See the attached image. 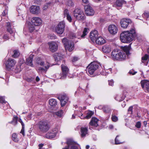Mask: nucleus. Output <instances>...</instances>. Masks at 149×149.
Segmentation results:
<instances>
[{"label":"nucleus","mask_w":149,"mask_h":149,"mask_svg":"<svg viewBox=\"0 0 149 149\" xmlns=\"http://www.w3.org/2000/svg\"><path fill=\"white\" fill-rule=\"evenodd\" d=\"M131 44L128 46H125L123 48V51L118 50L117 49L113 50L111 53V56L113 60H123L126 58V55L128 56L130 54V51L131 49Z\"/></svg>","instance_id":"f257e3e1"},{"label":"nucleus","mask_w":149,"mask_h":149,"mask_svg":"<svg viewBox=\"0 0 149 149\" xmlns=\"http://www.w3.org/2000/svg\"><path fill=\"white\" fill-rule=\"evenodd\" d=\"M137 36L135 29L132 28L129 31H124L120 36L121 41L123 43H130L134 40Z\"/></svg>","instance_id":"f03ea898"},{"label":"nucleus","mask_w":149,"mask_h":149,"mask_svg":"<svg viewBox=\"0 0 149 149\" xmlns=\"http://www.w3.org/2000/svg\"><path fill=\"white\" fill-rule=\"evenodd\" d=\"M74 16L76 19L80 22H83L86 18L83 12L80 9L77 8L74 11Z\"/></svg>","instance_id":"7ed1b4c3"},{"label":"nucleus","mask_w":149,"mask_h":149,"mask_svg":"<svg viewBox=\"0 0 149 149\" xmlns=\"http://www.w3.org/2000/svg\"><path fill=\"white\" fill-rule=\"evenodd\" d=\"M38 126L40 130L43 133L46 132L49 128V125L46 121H40L38 124Z\"/></svg>","instance_id":"20e7f679"},{"label":"nucleus","mask_w":149,"mask_h":149,"mask_svg":"<svg viewBox=\"0 0 149 149\" xmlns=\"http://www.w3.org/2000/svg\"><path fill=\"white\" fill-rule=\"evenodd\" d=\"M66 143L68 146L63 149H78L79 144L72 139L67 140Z\"/></svg>","instance_id":"39448f33"},{"label":"nucleus","mask_w":149,"mask_h":149,"mask_svg":"<svg viewBox=\"0 0 149 149\" xmlns=\"http://www.w3.org/2000/svg\"><path fill=\"white\" fill-rule=\"evenodd\" d=\"M100 65L97 63L93 62L91 63L88 66V71L91 75L93 74L94 72L99 68Z\"/></svg>","instance_id":"423d86ee"},{"label":"nucleus","mask_w":149,"mask_h":149,"mask_svg":"<svg viewBox=\"0 0 149 149\" xmlns=\"http://www.w3.org/2000/svg\"><path fill=\"white\" fill-rule=\"evenodd\" d=\"M121 27L123 29H126L133 24L131 20L129 19L123 18L122 19L120 22Z\"/></svg>","instance_id":"0eeeda50"},{"label":"nucleus","mask_w":149,"mask_h":149,"mask_svg":"<svg viewBox=\"0 0 149 149\" xmlns=\"http://www.w3.org/2000/svg\"><path fill=\"white\" fill-rule=\"evenodd\" d=\"M65 27L64 22L63 21L60 22L56 26L55 31L57 34H62L64 32Z\"/></svg>","instance_id":"6e6552de"},{"label":"nucleus","mask_w":149,"mask_h":149,"mask_svg":"<svg viewBox=\"0 0 149 149\" xmlns=\"http://www.w3.org/2000/svg\"><path fill=\"white\" fill-rule=\"evenodd\" d=\"M62 73H60V79H65L67 75L68 74L69 69L65 66L62 65H61Z\"/></svg>","instance_id":"1a4fd4ad"},{"label":"nucleus","mask_w":149,"mask_h":149,"mask_svg":"<svg viewBox=\"0 0 149 149\" xmlns=\"http://www.w3.org/2000/svg\"><path fill=\"white\" fill-rule=\"evenodd\" d=\"M84 9L85 13L87 16H92L94 14V10L92 7L88 4L84 6Z\"/></svg>","instance_id":"9d476101"},{"label":"nucleus","mask_w":149,"mask_h":149,"mask_svg":"<svg viewBox=\"0 0 149 149\" xmlns=\"http://www.w3.org/2000/svg\"><path fill=\"white\" fill-rule=\"evenodd\" d=\"M141 84L142 88L145 92H149V80H141Z\"/></svg>","instance_id":"9b49d317"},{"label":"nucleus","mask_w":149,"mask_h":149,"mask_svg":"<svg viewBox=\"0 0 149 149\" xmlns=\"http://www.w3.org/2000/svg\"><path fill=\"white\" fill-rule=\"evenodd\" d=\"M108 29L110 33L112 35L116 34L118 31V29L117 26L114 24L109 25Z\"/></svg>","instance_id":"f8f14e48"},{"label":"nucleus","mask_w":149,"mask_h":149,"mask_svg":"<svg viewBox=\"0 0 149 149\" xmlns=\"http://www.w3.org/2000/svg\"><path fill=\"white\" fill-rule=\"evenodd\" d=\"M57 132L56 128H55L47 133L45 135V137L47 138L51 139L54 138Z\"/></svg>","instance_id":"ddd939ff"},{"label":"nucleus","mask_w":149,"mask_h":149,"mask_svg":"<svg viewBox=\"0 0 149 149\" xmlns=\"http://www.w3.org/2000/svg\"><path fill=\"white\" fill-rule=\"evenodd\" d=\"M16 63V61L14 59L12 58L8 59L6 62V68L8 70H10L15 65Z\"/></svg>","instance_id":"4468645a"},{"label":"nucleus","mask_w":149,"mask_h":149,"mask_svg":"<svg viewBox=\"0 0 149 149\" xmlns=\"http://www.w3.org/2000/svg\"><path fill=\"white\" fill-rule=\"evenodd\" d=\"M58 98L60 101L62 107H63L65 105L68 99L67 96L65 95H63L61 96H59Z\"/></svg>","instance_id":"2eb2a0df"},{"label":"nucleus","mask_w":149,"mask_h":149,"mask_svg":"<svg viewBox=\"0 0 149 149\" xmlns=\"http://www.w3.org/2000/svg\"><path fill=\"white\" fill-rule=\"evenodd\" d=\"M31 13L34 14H38L40 12L39 7L36 6H32L30 8Z\"/></svg>","instance_id":"dca6fc26"},{"label":"nucleus","mask_w":149,"mask_h":149,"mask_svg":"<svg viewBox=\"0 0 149 149\" xmlns=\"http://www.w3.org/2000/svg\"><path fill=\"white\" fill-rule=\"evenodd\" d=\"M32 24L35 26H38L41 24L42 21L41 19L37 17H34L31 19Z\"/></svg>","instance_id":"f3484780"},{"label":"nucleus","mask_w":149,"mask_h":149,"mask_svg":"<svg viewBox=\"0 0 149 149\" xmlns=\"http://www.w3.org/2000/svg\"><path fill=\"white\" fill-rule=\"evenodd\" d=\"M93 111H89L86 112V116H83V114L81 113L80 118L81 119H89L91 118L92 116L94 114Z\"/></svg>","instance_id":"a211bd4d"},{"label":"nucleus","mask_w":149,"mask_h":149,"mask_svg":"<svg viewBox=\"0 0 149 149\" xmlns=\"http://www.w3.org/2000/svg\"><path fill=\"white\" fill-rule=\"evenodd\" d=\"M90 37L93 42H94L96 39L98 37V35L97 31L94 30L90 33Z\"/></svg>","instance_id":"6ab92c4d"},{"label":"nucleus","mask_w":149,"mask_h":149,"mask_svg":"<svg viewBox=\"0 0 149 149\" xmlns=\"http://www.w3.org/2000/svg\"><path fill=\"white\" fill-rule=\"evenodd\" d=\"M49 48L50 50L53 52H55L58 48L57 44L55 42H51L49 43Z\"/></svg>","instance_id":"aec40b11"},{"label":"nucleus","mask_w":149,"mask_h":149,"mask_svg":"<svg viewBox=\"0 0 149 149\" xmlns=\"http://www.w3.org/2000/svg\"><path fill=\"white\" fill-rule=\"evenodd\" d=\"M6 30L7 31L9 32L10 34L13 36V37H11L10 38L11 40H14V38L13 36L14 35V33L10 27V22H7V23Z\"/></svg>","instance_id":"412c9836"},{"label":"nucleus","mask_w":149,"mask_h":149,"mask_svg":"<svg viewBox=\"0 0 149 149\" xmlns=\"http://www.w3.org/2000/svg\"><path fill=\"white\" fill-rule=\"evenodd\" d=\"M94 42H95L97 44L100 45H102L105 42V40L101 36L98 37Z\"/></svg>","instance_id":"4be33fe9"},{"label":"nucleus","mask_w":149,"mask_h":149,"mask_svg":"<svg viewBox=\"0 0 149 149\" xmlns=\"http://www.w3.org/2000/svg\"><path fill=\"white\" fill-rule=\"evenodd\" d=\"M55 61H58L62 59L63 55L59 53H55L53 56Z\"/></svg>","instance_id":"5701e85b"},{"label":"nucleus","mask_w":149,"mask_h":149,"mask_svg":"<svg viewBox=\"0 0 149 149\" xmlns=\"http://www.w3.org/2000/svg\"><path fill=\"white\" fill-rule=\"evenodd\" d=\"M98 121V120L97 118H92L91 119V120L90 122V124L91 125L94 126L95 127H97L98 126L97 122Z\"/></svg>","instance_id":"b1692460"},{"label":"nucleus","mask_w":149,"mask_h":149,"mask_svg":"<svg viewBox=\"0 0 149 149\" xmlns=\"http://www.w3.org/2000/svg\"><path fill=\"white\" fill-rule=\"evenodd\" d=\"M65 47L66 50H68L69 52H71L74 49V44L70 42Z\"/></svg>","instance_id":"393cba45"},{"label":"nucleus","mask_w":149,"mask_h":149,"mask_svg":"<svg viewBox=\"0 0 149 149\" xmlns=\"http://www.w3.org/2000/svg\"><path fill=\"white\" fill-rule=\"evenodd\" d=\"M102 50L104 52L108 53L111 51V48L109 45H105L103 46Z\"/></svg>","instance_id":"a878e982"},{"label":"nucleus","mask_w":149,"mask_h":149,"mask_svg":"<svg viewBox=\"0 0 149 149\" xmlns=\"http://www.w3.org/2000/svg\"><path fill=\"white\" fill-rule=\"evenodd\" d=\"M88 129L86 127H81V135L82 137L85 136L87 134Z\"/></svg>","instance_id":"bb28decb"},{"label":"nucleus","mask_w":149,"mask_h":149,"mask_svg":"<svg viewBox=\"0 0 149 149\" xmlns=\"http://www.w3.org/2000/svg\"><path fill=\"white\" fill-rule=\"evenodd\" d=\"M33 57V56L29 57L26 59V63L27 65L33 67V66L32 63Z\"/></svg>","instance_id":"cd10ccee"},{"label":"nucleus","mask_w":149,"mask_h":149,"mask_svg":"<svg viewBox=\"0 0 149 149\" xmlns=\"http://www.w3.org/2000/svg\"><path fill=\"white\" fill-rule=\"evenodd\" d=\"M49 104L50 106L51 107V108L54 107L57 104V102L56 100L54 99H50L49 101Z\"/></svg>","instance_id":"c85d7f7f"},{"label":"nucleus","mask_w":149,"mask_h":149,"mask_svg":"<svg viewBox=\"0 0 149 149\" xmlns=\"http://www.w3.org/2000/svg\"><path fill=\"white\" fill-rule=\"evenodd\" d=\"M102 109L103 112L105 113H109L110 112L111 110L110 108L107 105H105L103 106Z\"/></svg>","instance_id":"c756f323"},{"label":"nucleus","mask_w":149,"mask_h":149,"mask_svg":"<svg viewBox=\"0 0 149 149\" xmlns=\"http://www.w3.org/2000/svg\"><path fill=\"white\" fill-rule=\"evenodd\" d=\"M148 55L147 54H145L141 58L142 62L144 63L145 65H147L148 62L147 60L148 58Z\"/></svg>","instance_id":"7c9ffc66"},{"label":"nucleus","mask_w":149,"mask_h":149,"mask_svg":"<svg viewBox=\"0 0 149 149\" xmlns=\"http://www.w3.org/2000/svg\"><path fill=\"white\" fill-rule=\"evenodd\" d=\"M115 111H113V114L111 115V118L112 121L114 122H116L118 120V117L115 115Z\"/></svg>","instance_id":"2f4dec72"},{"label":"nucleus","mask_w":149,"mask_h":149,"mask_svg":"<svg viewBox=\"0 0 149 149\" xmlns=\"http://www.w3.org/2000/svg\"><path fill=\"white\" fill-rule=\"evenodd\" d=\"M49 64H48L47 66H45V68L41 67H39L38 70V71L42 72L45 71L46 70H47L49 67Z\"/></svg>","instance_id":"473e14b6"},{"label":"nucleus","mask_w":149,"mask_h":149,"mask_svg":"<svg viewBox=\"0 0 149 149\" xmlns=\"http://www.w3.org/2000/svg\"><path fill=\"white\" fill-rule=\"evenodd\" d=\"M124 2L125 1L123 0H117L116 2V6L121 7Z\"/></svg>","instance_id":"72a5a7b5"},{"label":"nucleus","mask_w":149,"mask_h":149,"mask_svg":"<svg viewBox=\"0 0 149 149\" xmlns=\"http://www.w3.org/2000/svg\"><path fill=\"white\" fill-rule=\"evenodd\" d=\"M36 62L38 65L40 66H44L45 65L44 62L40 60L39 58L37 59L36 60Z\"/></svg>","instance_id":"f704fd0d"},{"label":"nucleus","mask_w":149,"mask_h":149,"mask_svg":"<svg viewBox=\"0 0 149 149\" xmlns=\"http://www.w3.org/2000/svg\"><path fill=\"white\" fill-rule=\"evenodd\" d=\"M13 52L14 54L12 56L13 57L16 58L19 56L20 53L18 50H15L13 51Z\"/></svg>","instance_id":"c9c22d12"},{"label":"nucleus","mask_w":149,"mask_h":149,"mask_svg":"<svg viewBox=\"0 0 149 149\" xmlns=\"http://www.w3.org/2000/svg\"><path fill=\"white\" fill-rule=\"evenodd\" d=\"M62 42L63 43L65 46V47L66 46L69 42L68 40L66 38H63L62 40Z\"/></svg>","instance_id":"e433bc0d"},{"label":"nucleus","mask_w":149,"mask_h":149,"mask_svg":"<svg viewBox=\"0 0 149 149\" xmlns=\"http://www.w3.org/2000/svg\"><path fill=\"white\" fill-rule=\"evenodd\" d=\"M88 29L85 28L84 29V30L83 32V34L81 35V37L82 38H84L88 33L87 30Z\"/></svg>","instance_id":"4c0bfd02"},{"label":"nucleus","mask_w":149,"mask_h":149,"mask_svg":"<svg viewBox=\"0 0 149 149\" xmlns=\"http://www.w3.org/2000/svg\"><path fill=\"white\" fill-rule=\"evenodd\" d=\"M33 25V24H29V30L31 33L33 32L35 29Z\"/></svg>","instance_id":"58836bf2"},{"label":"nucleus","mask_w":149,"mask_h":149,"mask_svg":"<svg viewBox=\"0 0 149 149\" xmlns=\"http://www.w3.org/2000/svg\"><path fill=\"white\" fill-rule=\"evenodd\" d=\"M21 71L20 68V65H17L15 70V72L16 73H18Z\"/></svg>","instance_id":"ea45409f"},{"label":"nucleus","mask_w":149,"mask_h":149,"mask_svg":"<svg viewBox=\"0 0 149 149\" xmlns=\"http://www.w3.org/2000/svg\"><path fill=\"white\" fill-rule=\"evenodd\" d=\"M63 113V111L62 110H61L60 111H58L55 113V114L57 116L61 117L62 116Z\"/></svg>","instance_id":"a19ab883"},{"label":"nucleus","mask_w":149,"mask_h":149,"mask_svg":"<svg viewBox=\"0 0 149 149\" xmlns=\"http://www.w3.org/2000/svg\"><path fill=\"white\" fill-rule=\"evenodd\" d=\"M12 139L15 142L18 141V139L17 138V135L15 133H13L12 135Z\"/></svg>","instance_id":"79ce46f5"},{"label":"nucleus","mask_w":149,"mask_h":149,"mask_svg":"<svg viewBox=\"0 0 149 149\" xmlns=\"http://www.w3.org/2000/svg\"><path fill=\"white\" fill-rule=\"evenodd\" d=\"M17 116H14L13 118V121L12 123L14 125H15L17 124Z\"/></svg>","instance_id":"37998d69"},{"label":"nucleus","mask_w":149,"mask_h":149,"mask_svg":"<svg viewBox=\"0 0 149 149\" xmlns=\"http://www.w3.org/2000/svg\"><path fill=\"white\" fill-rule=\"evenodd\" d=\"M119 136L118 135H117L115 139V141L116 144H119L122 143L120 142L117 139V138Z\"/></svg>","instance_id":"c03bdc74"},{"label":"nucleus","mask_w":149,"mask_h":149,"mask_svg":"<svg viewBox=\"0 0 149 149\" xmlns=\"http://www.w3.org/2000/svg\"><path fill=\"white\" fill-rule=\"evenodd\" d=\"M6 103V102L5 101L4 97H3L0 96V103L3 104Z\"/></svg>","instance_id":"a18cd8bd"},{"label":"nucleus","mask_w":149,"mask_h":149,"mask_svg":"<svg viewBox=\"0 0 149 149\" xmlns=\"http://www.w3.org/2000/svg\"><path fill=\"white\" fill-rule=\"evenodd\" d=\"M51 4V2H49L46 3L45 5L43 7V10H45L47 9V8Z\"/></svg>","instance_id":"49530a36"},{"label":"nucleus","mask_w":149,"mask_h":149,"mask_svg":"<svg viewBox=\"0 0 149 149\" xmlns=\"http://www.w3.org/2000/svg\"><path fill=\"white\" fill-rule=\"evenodd\" d=\"M143 17L146 18H149V12H145L143 15Z\"/></svg>","instance_id":"de8ad7c7"},{"label":"nucleus","mask_w":149,"mask_h":149,"mask_svg":"<svg viewBox=\"0 0 149 149\" xmlns=\"http://www.w3.org/2000/svg\"><path fill=\"white\" fill-rule=\"evenodd\" d=\"M67 4L69 6H72L74 5V3L71 0H69L67 2Z\"/></svg>","instance_id":"09e8293b"},{"label":"nucleus","mask_w":149,"mask_h":149,"mask_svg":"<svg viewBox=\"0 0 149 149\" xmlns=\"http://www.w3.org/2000/svg\"><path fill=\"white\" fill-rule=\"evenodd\" d=\"M8 13V10L7 9L3 10L2 13L1 15L3 16H5Z\"/></svg>","instance_id":"8fccbe9b"},{"label":"nucleus","mask_w":149,"mask_h":149,"mask_svg":"<svg viewBox=\"0 0 149 149\" xmlns=\"http://www.w3.org/2000/svg\"><path fill=\"white\" fill-rule=\"evenodd\" d=\"M67 19L70 22H71L72 21V17L70 15H67L66 16Z\"/></svg>","instance_id":"3c124183"},{"label":"nucleus","mask_w":149,"mask_h":149,"mask_svg":"<svg viewBox=\"0 0 149 149\" xmlns=\"http://www.w3.org/2000/svg\"><path fill=\"white\" fill-rule=\"evenodd\" d=\"M69 15L68 10L67 9H65V10L64 11V17L65 16H67V15Z\"/></svg>","instance_id":"603ef678"},{"label":"nucleus","mask_w":149,"mask_h":149,"mask_svg":"<svg viewBox=\"0 0 149 149\" xmlns=\"http://www.w3.org/2000/svg\"><path fill=\"white\" fill-rule=\"evenodd\" d=\"M3 38L5 40H8L10 38L8 35L6 34L3 36Z\"/></svg>","instance_id":"864d4df0"},{"label":"nucleus","mask_w":149,"mask_h":149,"mask_svg":"<svg viewBox=\"0 0 149 149\" xmlns=\"http://www.w3.org/2000/svg\"><path fill=\"white\" fill-rule=\"evenodd\" d=\"M141 126V123L140 122L138 121L136 123V124L135 125L136 127L138 128H139Z\"/></svg>","instance_id":"5fc2aeb1"},{"label":"nucleus","mask_w":149,"mask_h":149,"mask_svg":"<svg viewBox=\"0 0 149 149\" xmlns=\"http://www.w3.org/2000/svg\"><path fill=\"white\" fill-rule=\"evenodd\" d=\"M24 127H22V129L21 130V131L20 132V133H22L23 136H25V134H24Z\"/></svg>","instance_id":"6e6d98bb"},{"label":"nucleus","mask_w":149,"mask_h":149,"mask_svg":"<svg viewBox=\"0 0 149 149\" xmlns=\"http://www.w3.org/2000/svg\"><path fill=\"white\" fill-rule=\"evenodd\" d=\"M78 60V58L77 57L74 56L73 57V59L72 60V62H74L77 61Z\"/></svg>","instance_id":"4d7b16f0"},{"label":"nucleus","mask_w":149,"mask_h":149,"mask_svg":"<svg viewBox=\"0 0 149 149\" xmlns=\"http://www.w3.org/2000/svg\"><path fill=\"white\" fill-rule=\"evenodd\" d=\"M133 71H134L133 70H132V71L130 70L129 71V73L130 74H131L132 75H134L137 73L136 72H133Z\"/></svg>","instance_id":"13d9d810"},{"label":"nucleus","mask_w":149,"mask_h":149,"mask_svg":"<svg viewBox=\"0 0 149 149\" xmlns=\"http://www.w3.org/2000/svg\"><path fill=\"white\" fill-rule=\"evenodd\" d=\"M132 109H133V106H130L129 107V109H128V112L130 111L131 112V113H132Z\"/></svg>","instance_id":"bf43d9fd"},{"label":"nucleus","mask_w":149,"mask_h":149,"mask_svg":"<svg viewBox=\"0 0 149 149\" xmlns=\"http://www.w3.org/2000/svg\"><path fill=\"white\" fill-rule=\"evenodd\" d=\"M33 80V78H28L27 79V81L28 82H31Z\"/></svg>","instance_id":"052dcab7"},{"label":"nucleus","mask_w":149,"mask_h":149,"mask_svg":"<svg viewBox=\"0 0 149 149\" xmlns=\"http://www.w3.org/2000/svg\"><path fill=\"white\" fill-rule=\"evenodd\" d=\"M109 85L112 86L113 85V80L109 81Z\"/></svg>","instance_id":"680f3d73"},{"label":"nucleus","mask_w":149,"mask_h":149,"mask_svg":"<svg viewBox=\"0 0 149 149\" xmlns=\"http://www.w3.org/2000/svg\"><path fill=\"white\" fill-rule=\"evenodd\" d=\"M24 62V61L23 59H20V60L19 61V64L18 65H21Z\"/></svg>","instance_id":"e2e57ef3"},{"label":"nucleus","mask_w":149,"mask_h":149,"mask_svg":"<svg viewBox=\"0 0 149 149\" xmlns=\"http://www.w3.org/2000/svg\"><path fill=\"white\" fill-rule=\"evenodd\" d=\"M50 38L51 39H54L55 38V36H50Z\"/></svg>","instance_id":"0e129e2a"},{"label":"nucleus","mask_w":149,"mask_h":149,"mask_svg":"<svg viewBox=\"0 0 149 149\" xmlns=\"http://www.w3.org/2000/svg\"><path fill=\"white\" fill-rule=\"evenodd\" d=\"M82 1L83 3H87L88 2V0H82Z\"/></svg>","instance_id":"69168bd1"},{"label":"nucleus","mask_w":149,"mask_h":149,"mask_svg":"<svg viewBox=\"0 0 149 149\" xmlns=\"http://www.w3.org/2000/svg\"><path fill=\"white\" fill-rule=\"evenodd\" d=\"M36 80L37 81H38L40 80V78L38 76H37L36 78Z\"/></svg>","instance_id":"338daca9"},{"label":"nucleus","mask_w":149,"mask_h":149,"mask_svg":"<svg viewBox=\"0 0 149 149\" xmlns=\"http://www.w3.org/2000/svg\"><path fill=\"white\" fill-rule=\"evenodd\" d=\"M109 128L110 129H112L113 128V126L111 125H110L109 126Z\"/></svg>","instance_id":"774afa93"}]
</instances>
